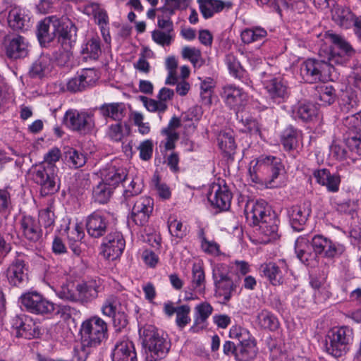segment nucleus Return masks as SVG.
I'll return each instance as SVG.
<instances>
[{"mask_svg": "<svg viewBox=\"0 0 361 361\" xmlns=\"http://www.w3.org/2000/svg\"><path fill=\"white\" fill-rule=\"evenodd\" d=\"M284 166L280 158L261 155L250 162L249 176L252 182L264 185L267 188L278 187Z\"/></svg>", "mask_w": 361, "mask_h": 361, "instance_id": "1", "label": "nucleus"}, {"mask_svg": "<svg viewBox=\"0 0 361 361\" xmlns=\"http://www.w3.org/2000/svg\"><path fill=\"white\" fill-rule=\"evenodd\" d=\"M140 334L152 361L162 359L167 355L171 343L167 335L161 330L152 325H147L142 330H140Z\"/></svg>", "mask_w": 361, "mask_h": 361, "instance_id": "2", "label": "nucleus"}, {"mask_svg": "<svg viewBox=\"0 0 361 361\" xmlns=\"http://www.w3.org/2000/svg\"><path fill=\"white\" fill-rule=\"evenodd\" d=\"M83 347H97L108 338L107 324L97 316L84 321L80 328Z\"/></svg>", "mask_w": 361, "mask_h": 361, "instance_id": "3", "label": "nucleus"}, {"mask_svg": "<svg viewBox=\"0 0 361 361\" xmlns=\"http://www.w3.org/2000/svg\"><path fill=\"white\" fill-rule=\"evenodd\" d=\"M353 340V330L348 326L335 327L327 334L325 340L326 352L336 357L345 354Z\"/></svg>", "mask_w": 361, "mask_h": 361, "instance_id": "4", "label": "nucleus"}, {"mask_svg": "<svg viewBox=\"0 0 361 361\" xmlns=\"http://www.w3.org/2000/svg\"><path fill=\"white\" fill-rule=\"evenodd\" d=\"M331 69V65L322 59H307L301 64L300 75L307 82H325L329 79Z\"/></svg>", "mask_w": 361, "mask_h": 361, "instance_id": "5", "label": "nucleus"}, {"mask_svg": "<svg viewBox=\"0 0 361 361\" xmlns=\"http://www.w3.org/2000/svg\"><path fill=\"white\" fill-rule=\"evenodd\" d=\"M63 121L72 130L83 134L91 133L95 126L94 114L92 111L68 110L64 116Z\"/></svg>", "mask_w": 361, "mask_h": 361, "instance_id": "6", "label": "nucleus"}, {"mask_svg": "<svg viewBox=\"0 0 361 361\" xmlns=\"http://www.w3.org/2000/svg\"><path fill=\"white\" fill-rule=\"evenodd\" d=\"M131 203H133V206L128 217L129 224L133 223L137 226L146 225L153 212V200L147 196H142L131 200L130 202H127L128 205Z\"/></svg>", "mask_w": 361, "mask_h": 361, "instance_id": "7", "label": "nucleus"}, {"mask_svg": "<svg viewBox=\"0 0 361 361\" xmlns=\"http://www.w3.org/2000/svg\"><path fill=\"white\" fill-rule=\"evenodd\" d=\"M11 326L16 330V336L32 339L41 334V329L30 317L25 314L16 315L12 318Z\"/></svg>", "mask_w": 361, "mask_h": 361, "instance_id": "8", "label": "nucleus"}, {"mask_svg": "<svg viewBox=\"0 0 361 361\" xmlns=\"http://www.w3.org/2000/svg\"><path fill=\"white\" fill-rule=\"evenodd\" d=\"M353 47H319L318 54L329 65L343 64L355 54Z\"/></svg>", "mask_w": 361, "mask_h": 361, "instance_id": "9", "label": "nucleus"}, {"mask_svg": "<svg viewBox=\"0 0 361 361\" xmlns=\"http://www.w3.org/2000/svg\"><path fill=\"white\" fill-rule=\"evenodd\" d=\"M21 303L28 311L37 314H49L55 309L53 302L36 292H30L22 295Z\"/></svg>", "mask_w": 361, "mask_h": 361, "instance_id": "10", "label": "nucleus"}, {"mask_svg": "<svg viewBox=\"0 0 361 361\" xmlns=\"http://www.w3.org/2000/svg\"><path fill=\"white\" fill-rule=\"evenodd\" d=\"M99 78V75L95 69H82L68 81L66 84L67 90L71 92H82L93 86Z\"/></svg>", "mask_w": 361, "mask_h": 361, "instance_id": "11", "label": "nucleus"}, {"mask_svg": "<svg viewBox=\"0 0 361 361\" xmlns=\"http://www.w3.org/2000/svg\"><path fill=\"white\" fill-rule=\"evenodd\" d=\"M220 95L225 104L235 111H240L247 104L248 99L247 93L233 84L224 85Z\"/></svg>", "mask_w": 361, "mask_h": 361, "instance_id": "12", "label": "nucleus"}, {"mask_svg": "<svg viewBox=\"0 0 361 361\" xmlns=\"http://www.w3.org/2000/svg\"><path fill=\"white\" fill-rule=\"evenodd\" d=\"M125 245V240L120 232H111L103 240L102 252L106 259L114 260L123 253Z\"/></svg>", "mask_w": 361, "mask_h": 361, "instance_id": "13", "label": "nucleus"}, {"mask_svg": "<svg viewBox=\"0 0 361 361\" xmlns=\"http://www.w3.org/2000/svg\"><path fill=\"white\" fill-rule=\"evenodd\" d=\"M262 82L269 96L276 102H281L288 97L289 93L287 85L279 78L267 75L262 73Z\"/></svg>", "mask_w": 361, "mask_h": 361, "instance_id": "14", "label": "nucleus"}, {"mask_svg": "<svg viewBox=\"0 0 361 361\" xmlns=\"http://www.w3.org/2000/svg\"><path fill=\"white\" fill-rule=\"evenodd\" d=\"M310 240L314 252L319 255L323 254L326 257H334L345 250L343 245L333 243L322 235H316L310 238Z\"/></svg>", "mask_w": 361, "mask_h": 361, "instance_id": "15", "label": "nucleus"}, {"mask_svg": "<svg viewBox=\"0 0 361 361\" xmlns=\"http://www.w3.org/2000/svg\"><path fill=\"white\" fill-rule=\"evenodd\" d=\"M54 32L58 35V42L61 45H71L75 42L77 28L67 18H59L56 16Z\"/></svg>", "mask_w": 361, "mask_h": 361, "instance_id": "16", "label": "nucleus"}, {"mask_svg": "<svg viewBox=\"0 0 361 361\" xmlns=\"http://www.w3.org/2000/svg\"><path fill=\"white\" fill-rule=\"evenodd\" d=\"M111 357L112 361H137L134 343L126 337L116 341Z\"/></svg>", "mask_w": 361, "mask_h": 361, "instance_id": "17", "label": "nucleus"}, {"mask_svg": "<svg viewBox=\"0 0 361 361\" xmlns=\"http://www.w3.org/2000/svg\"><path fill=\"white\" fill-rule=\"evenodd\" d=\"M174 92L168 87H162L157 94V100L141 97L146 109L151 112H157L159 115L164 113L168 109L167 102L172 100Z\"/></svg>", "mask_w": 361, "mask_h": 361, "instance_id": "18", "label": "nucleus"}, {"mask_svg": "<svg viewBox=\"0 0 361 361\" xmlns=\"http://www.w3.org/2000/svg\"><path fill=\"white\" fill-rule=\"evenodd\" d=\"M288 265L285 260L276 262H269L261 265V271L264 276L274 286H279L284 282L285 275L288 272Z\"/></svg>", "mask_w": 361, "mask_h": 361, "instance_id": "19", "label": "nucleus"}, {"mask_svg": "<svg viewBox=\"0 0 361 361\" xmlns=\"http://www.w3.org/2000/svg\"><path fill=\"white\" fill-rule=\"evenodd\" d=\"M231 198V193L226 185L214 183L211 185L208 200L213 206L221 210H227L230 207Z\"/></svg>", "mask_w": 361, "mask_h": 361, "instance_id": "20", "label": "nucleus"}, {"mask_svg": "<svg viewBox=\"0 0 361 361\" xmlns=\"http://www.w3.org/2000/svg\"><path fill=\"white\" fill-rule=\"evenodd\" d=\"M357 100L356 96L352 92H345L342 94L340 100V107L345 113H351L345 118V126L360 125L361 121L357 116L358 112Z\"/></svg>", "mask_w": 361, "mask_h": 361, "instance_id": "21", "label": "nucleus"}, {"mask_svg": "<svg viewBox=\"0 0 361 361\" xmlns=\"http://www.w3.org/2000/svg\"><path fill=\"white\" fill-rule=\"evenodd\" d=\"M246 218L253 226H259L265 220V216H274L270 214L267 204L264 200L252 202L245 208Z\"/></svg>", "mask_w": 361, "mask_h": 361, "instance_id": "22", "label": "nucleus"}, {"mask_svg": "<svg viewBox=\"0 0 361 361\" xmlns=\"http://www.w3.org/2000/svg\"><path fill=\"white\" fill-rule=\"evenodd\" d=\"M200 11L204 19L212 18L224 9L229 10L233 6L231 1L222 0H197Z\"/></svg>", "mask_w": 361, "mask_h": 361, "instance_id": "23", "label": "nucleus"}, {"mask_svg": "<svg viewBox=\"0 0 361 361\" xmlns=\"http://www.w3.org/2000/svg\"><path fill=\"white\" fill-rule=\"evenodd\" d=\"M109 222L99 212H93L87 216L86 228L87 233L92 238H100L107 231Z\"/></svg>", "mask_w": 361, "mask_h": 361, "instance_id": "24", "label": "nucleus"}, {"mask_svg": "<svg viewBox=\"0 0 361 361\" xmlns=\"http://www.w3.org/2000/svg\"><path fill=\"white\" fill-rule=\"evenodd\" d=\"M8 23L14 30H27L31 27L30 17L23 8L18 6L9 11Z\"/></svg>", "mask_w": 361, "mask_h": 361, "instance_id": "25", "label": "nucleus"}, {"mask_svg": "<svg viewBox=\"0 0 361 361\" xmlns=\"http://www.w3.org/2000/svg\"><path fill=\"white\" fill-rule=\"evenodd\" d=\"M102 180L115 188L120 183L127 178V171L113 164H108L101 171Z\"/></svg>", "mask_w": 361, "mask_h": 361, "instance_id": "26", "label": "nucleus"}, {"mask_svg": "<svg viewBox=\"0 0 361 361\" xmlns=\"http://www.w3.org/2000/svg\"><path fill=\"white\" fill-rule=\"evenodd\" d=\"M310 213L311 209L309 202H304L302 204L292 207L288 212V215L293 228L296 231H300L302 226L306 223Z\"/></svg>", "mask_w": 361, "mask_h": 361, "instance_id": "27", "label": "nucleus"}, {"mask_svg": "<svg viewBox=\"0 0 361 361\" xmlns=\"http://www.w3.org/2000/svg\"><path fill=\"white\" fill-rule=\"evenodd\" d=\"M20 228L24 238L31 243H37L42 238V231L39 222L30 216L21 219Z\"/></svg>", "mask_w": 361, "mask_h": 361, "instance_id": "28", "label": "nucleus"}, {"mask_svg": "<svg viewBox=\"0 0 361 361\" xmlns=\"http://www.w3.org/2000/svg\"><path fill=\"white\" fill-rule=\"evenodd\" d=\"M25 264L23 259L16 258L8 266L6 276L9 283L12 286H18L26 279Z\"/></svg>", "mask_w": 361, "mask_h": 361, "instance_id": "29", "label": "nucleus"}, {"mask_svg": "<svg viewBox=\"0 0 361 361\" xmlns=\"http://www.w3.org/2000/svg\"><path fill=\"white\" fill-rule=\"evenodd\" d=\"M310 243V237L302 235L298 237L295 243V252L299 260L309 265L310 262L314 259L315 255L312 252L313 248Z\"/></svg>", "mask_w": 361, "mask_h": 361, "instance_id": "30", "label": "nucleus"}, {"mask_svg": "<svg viewBox=\"0 0 361 361\" xmlns=\"http://www.w3.org/2000/svg\"><path fill=\"white\" fill-rule=\"evenodd\" d=\"M316 181L326 186L327 190L331 192H336L339 190L341 176L338 173H331L328 169H323L314 172Z\"/></svg>", "mask_w": 361, "mask_h": 361, "instance_id": "31", "label": "nucleus"}, {"mask_svg": "<svg viewBox=\"0 0 361 361\" xmlns=\"http://www.w3.org/2000/svg\"><path fill=\"white\" fill-rule=\"evenodd\" d=\"M226 63L229 71V73L235 78L238 79L243 83L247 86H252V81L249 74L242 67L240 62L233 54H228L226 56Z\"/></svg>", "mask_w": 361, "mask_h": 361, "instance_id": "32", "label": "nucleus"}, {"mask_svg": "<svg viewBox=\"0 0 361 361\" xmlns=\"http://www.w3.org/2000/svg\"><path fill=\"white\" fill-rule=\"evenodd\" d=\"M358 17L349 8L342 6H337L332 11L334 22L339 27L345 29L351 27Z\"/></svg>", "mask_w": 361, "mask_h": 361, "instance_id": "33", "label": "nucleus"}, {"mask_svg": "<svg viewBox=\"0 0 361 361\" xmlns=\"http://www.w3.org/2000/svg\"><path fill=\"white\" fill-rule=\"evenodd\" d=\"M265 220L258 226L259 235H261V240L263 243H269L278 236L277 219L274 216H265Z\"/></svg>", "mask_w": 361, "mask_h": 361, "instance_id": "34", "label": "nucleus"}, {"mask_svg": "<svg viewBox=\"0 0 361 361\" xmlns=\"http://www.w3.org/2000/svg\"><path fill=\"white\" fill-rule=\"evenodd\" d=\"M56 16H51L45 18L44 20L39 22L37 26V37L41 45L50 43L54 39L56 35L55 32L50 33L49 27L52 23L54 27Z\"/></svg>", "mask_w": 361, "mask_h": 361, "instance_id": "35", "label": "nucleus"}, {"mask_svg": "<svg viewBox=\"0 0 361 361\" xmlns=\"http://www.w3.org/2000/svg\"><path fill=\"white\" fill-rule=\"evenodd\" d=\"M213 312L212 306L207 302H202L195 307V324L191 326L190 331L195 333L198 331V326L202 329L204 324Z\"/></svg>", "mask_w": 361, "mask_h": 361, "instance_id": "36", "label": "nucleus"}, {"mask_svg": "<svg viewBox=\"0 0 361 361\" xmlns=\"http://www.w3.org/2000/svg\"><path fill=\"white\" fill-rule=\"evenodd\" d=\"M359 125L345 126L348 128L346 132L345 143L349 149L361 156V130L357 127Z\"/></svg>", "mask_w": 361, "mask_h": 361, "instance_id": "37", "label": "nucleus"}, {"mask_svg": "<svg viewBox=\"0 0 361 361\" xmlns=\"http://www.w3.org/2000/svg\"><path fill=\"white\" fill-rule=\"evenodd\" d=\"M318 109L315 105L310 102H298L293 109L295 118L303 121H310L317 116Z\"/></svg>", "mask_w": 361, "mask_h": 361, "instance_id": "38", "label": "nucleus"}, {"mask_svg": "<svg viewBox=\"0 0 361 361\" xmlns=\"http://www.w3.org/2000/svg\"><path fill=\"white\" fill-rule=\"evenodd\" d=\"M216 295L221 299V302L226 304L236 292L237 285L231 279H225L214 283Z\"/></svg>", "mask_w": 361, "mask_h": 361, "instance_id": "39", "label": "nucleus"}, {"mask_svg": "<svg viewBox=\"0 0 361 361\" xmlns=\"http://www.w3.org/2000/svg\"><path fill=\"white\" fill-rule=\"evenodd\" d=\"M84 13L88 16H93L99 27L108 26L109 16L106 11L101 8L99 4L89 2L84 6Z\"/></svg>", "mask_w": 361, "mask_h": 361, "instance_id": "40", "label": "nucleus"}, {"mask_svg": "<svg viewBox=\"0 0 361 361\" xmlns=\"http://www.w3.org/2000/svg\"><path fill=\"white\" fill-rule=\"evenodd\" d=\"M100 114L105 118H111L115 121H121L125 116L126 106L123 103L104 104L99 108Z\"/></svg>", "mask_w": 361, "mask_h": 361, "instance_id": "41", "label": "nucleus"}, {"mask_svg": "<svg viewBox=\"0 0 361 361\" xmlns=\"http://www.w3.org/2000/svg\"><path fill=\"white\" fill-rule=\"evenodd\" d=\"M256 340H252L243 343H237L235 360L237 361H250L257 355Z\"/></svg>", "mask_w": 361, "mask_h": 361, "instance_id": "42", "label": "nucleus"}, {"mask_svg": "<svg viewBox=\"0 0 361 361\" xmlns=\"http://www.w3.org/2000/svg\"><path fill=\"white\" fill-rule=\"evenodd\" d=\"M301 138V133L293 128L288 127L281 135V143L286 150H292L296 148Z\"/></svg>", "mask_w": 361, "mask_h": 361, "instance_id": "43", "label": "nucleus"}, {"mask_svg": "<svg viewBox=\"0 0 361 361\" xmlns=\"http://www.w3.org/2000/svg\"><path fill=\"white\" fill-rule=\"evenodd\" d=\"M267 35V32L261 27L246 28L240 34L241 39L245 44L264 42Z\"/></svg>", "mask_w": 361, "mask_h": 361, "instance_id": "44", "label": "nucleus"}, {"mask_svg": "<svg viewBox=\"0 0 361 361\" xmlns=\"http://www.w3.org/2000/svg\"><path fill=\"white\" fill-rule=\"evenodd\" d=\"M192 286L200 293L205 290V274L201 263H194L192 268Z\"/></svg>", "mask_w": 361, "mask_h": 361, "instance_id": "45", "label": "nucleus"}, {"mask_svg": "<svg viewBox=\"0 0 361 361\" xmlns=\"http://www.w3.org/2000/svg\"><path fill=\"white\" fill-rule=\"evenodd\" d=\"M129 133V126L122 122L110 125L106 131L107 137L114 142H121Z\"/></svg>", "mask_w": 361, "mask_h": 361, "instance_id": "46", "label": "nucleus"}, {"mask_svg": "<svg viewBox=\"0 0 361 361\" xmlns=\"http://www.w3.org/2000/svg\"><path fill=\"white\" fill-rule=\"evenodd\" d=\"M51 70V59L49 56L42 55L35 61L30 70L32 78H42Z\"/></svg>", "mask_w": 361, "mask_h": 361, "instance_id": "47", "label": "nucleus"}, {"mask_svg": "<svg viewBox=\"0 0 361 361\" xmlns=\"http://www.w3.org/2000/svg\"><path fill=\"white\" fill-rule=\"evenodd\" d=\"M76 290L78 292L80 298L85 301L95 298L98 293L97 283L94 281L78 284Z\"/></svg>", "mask_w": 361, "mask_h": 361, "instance_id": "48", "label": "nucleus"}, {"mask_svg": "<svg viewBox=\"0 0 361 361\" xmlns=\"http://www.w3.org/2000/svg\"><path fill=\"white\" fill-rule=\"evenodd\" d=\"M257 322L260 327L270 331L277 329L279 325L277 318L267 310H262L258 313Z\"/></svg>", "mask_w": 361, "mask_h": 361, "instance_id": "49", "label": "nucleus"}, {"mask_svg": "<svg viewBox=\"0 0 361 361\" xmlns=\"http://www.w3.org/2000/svg\"><path fill=\"white\" fill-rule=\"evenodd\" d=\"M114 189V188H113V187L107 185L102 180L93 189V199L95 202H97L99 204L106 203L109 200Z\"/></svg>", "mask_w": 361, "mask_h": 361, "instance_id": "50", "label": "nucleus"}, {"mask_svg": "<svg viewBox=\"0 0 361 361\" xmlns=\"http://www.w3.org/2000/svg\"><path fill=\"white\" fill-rule=\"evenodd\" d=\"M37 184L41 186L40 192L42 195L46 196L52 195L59 190V185L57 183L55 172L49 173V175L42 181Z\"/></svg>", "mask_w": 361, "mask_h": 361, "instance_id": "51", "label": "nucleus"}, {"mask_svg": "<svg viewBox=\"0 0 361 361\" xmlns=\"http://www.w3.org/2000/svg\"><path fill=\"white\" fill-rule=\"evenodd\" d=\"M229 337L236 341L237 343H243L255 339L247 329L240 325H233L230 329Z\"/></svg>", "mask_w": 361, "mask_h": 361, "instance_id": "52", "label": "nucleus"}, {"mask_svg": "<svg viewBox=\"0 0 361 361\" xmlns=\"http://www.w3.org/2000/svg\"><path fill=\"white\" fill-rule=\"evenodd\" d=\"M219 146L220 149L227 154H232L235 149V142L233 132H221L218 137Z\"/></svg>", "mask_w": 361, "mask_h": 361, "instance_id": "53", "label": "nucleus"}, {"mask_svg": "<svg viewBox=\"0 0 361 361\" xmlns=\"http://www.w3.org/2000/svg\"><path fill=\"white\" fill-rule=\"evenodd\" d=\"M182 56L184 59H188L194 67H200L204 63L201 51L195 47H185L182 51Z\"/></svg>", "mask_w": 361, "mask_h": 361, "instance_id": "54", "label": "nucleus"}, {"mask_svg": "<svg viewBox=\"0 0 361 361\" xmlns=\"http://www.w3.org/2000/svg\"><path fill=\"white\" fill-rule=\"evenodd\" d=\"M65 158L68 166L74 169L82 167L86 163V157L74 149L67 150Z\"/></svg>", "mask_w": 361, "mask_h": 361, "instance_id": "55", "label": "nucleus"}, {"mask_svg": "<svg viewBox=\"0 0 361 361\" xmlns=\"http://www.w3.org/2000/svg\"><path fill=\"white\" fill-rule=\"evenodd\" d=\"M317 97L324 105L334 103L336 99V91L331 85H321L317 87Z\"/></svg>", "mask_w": 361, "mask_h": 361, "instance_id": "56", "label": "nucleus"}, {"mask_svg": "<svg viewBox=\"0 0 361 361\" xmlns=\"http://www.w3.org/2000/svg\"><path fill=\"white\" fill-rule=\"evenodd\" d=\"M334 208L341 213L353 214L357 209V201L350 200H338L334 199L331 202Z\"/></svg>", "mask_w": 361, "mask_h": 361, "instance_id": "57", "label": "nucleus"}, {"mask_svg": "<svg viewBox=\"0 0 361 361\" xmlns=\"http://www.w3.org/2000/svg\"><path fill=\"white\" fill-rule=\"evenodd\" d=\"M54 214L49 209H42L39 213V224H41L46 230V235L51 233L54 225Z\"/></svg>", "mask_w": 361, "mask_h": 361, "instance_id": "58", "label": "nucleus"}, {"mask_svg": "<svg viewBox=\"0 0 361 361\" xmlns=\"http://www.w3.org/2000/svg\"><path fill=\"white\" fill-rule=\"evenodd\" d=\"M52 172H55V170L42 164L33 166L30 170L31 178L35 183H42L49 173Z\"/></svg>", "mask_w": 361, "mask_h": 361, "instance_id": "59", "label": "nucleus"}, {"mask_svg": "<svg viewBox=\"0 0 361 361\" xmlns=\"http://www.w3.org/2000/svg\"><path fill=\"white\" fill-rule=\"evenodd\" d=\"M123 310L118 298L114 295H110L104 301L102 307V312L103 314L112 317L117 313L118 310Z\"/></svg>", "mask_w": 361, "mask_h": 361, "instance_id": "60", "label": "nucleus"}, {"mask_svg": "<svg viewBox=\"0 0 361 361\" xmlns=\"http://www.w3.org/2000/svg\"><path fill=\"white\" fill-rule=\"evenodd\" d=\"M168 228L171 235L178 238H182L187 233L186 226H184L181 221L173 217H170L168 220Z\"/></svg>", "mask_w": 361, "mask_h": 361, "instance_id": "61", "label": "nucleus"}, {"mask_svg": "<svg viewBox=\"0 0 361 361\" xmlns=\"http://www.w3.org/2000/svg\"><path fill=\"white\" fill-rule=\"evenodd\" d=\"M199 236L201 240V247L204 252L214 256L219 255L220 249L218 243L207 240L202 230L200 231Z\"/></svg>", "mask_w": 361, "mask_h": 361, "instance_id": "62", "label": "nucleus"}, {"mask_svg": "<svg viewBox=\"0 0 361 361\" xmlns=\"http://www.w3.org/2000/svg\"><path fill=\"white\" fill-rule=\"evenodd\" d=\"M190 307L188 305H183L178 307L176 312V322L178 327L183 329L191 321L189 314Z\"/></svg>", "mask_w": 361, "mask_h": 361, "instance_id": "63", "label": "nucleus"}, {"mask_svg": "<svg viewBox=\"0 0 361 361\" xmlns=\"http://www.w3.org/2000/svg\"><path fill=\"white\" fill-rule=\"evenodd\" d=\"M61 157V151L59 148L54 147L47 152L44 156V160L41 163L47 167H51L52 169L56 171V163L59 161Z\"/></svg>", "mask_w": 361, "mask_h": 361, "instance_id": "64", "label": "nucleus"}]
</instances>
